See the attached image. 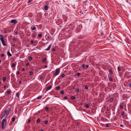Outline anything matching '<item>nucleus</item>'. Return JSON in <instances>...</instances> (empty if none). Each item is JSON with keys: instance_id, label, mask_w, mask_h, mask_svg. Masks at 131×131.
<instances>
[{"instance_id": "nucleus-49", "label": "nucleus", "mask_w": 131, "mask_h": 131, "mask_svg": "<svg viewBox=\"0 0 131 131\" xmlns=\"http://www.w3.org/2000/svg\"><path fill=\"white\" fill-rule=\"evenodd\" d=\"M43 78V76H41L40 77V79H42Z\"/></svg>"}, {"instance_id": "nucleus-60", "label": "nucleus", "mask_w": 131, "mask_h": 131, "mask_svg": "<svg viewBox=\"0 0 131 131\" xmlns=\"http://www.w3.org/2000/svg\"><path fill=\"white\" fill-rule=\"evenodd\" d=\"M33 37H36V35H34L33 36Z\"/></svg>"}, {"instance_id": "nucleus-8", "label": "nucleus", "mask_w": 131, "mask_h": 131, "mask_svg": "<svg viewBox=\"0 0 131 131\" xmlns=\"http://www.w3.org/2000/svg\"><path fill=\"white\" fill-rule=\"evenodd\" d=\"M0 39L1 40V41L4 40V37L2 35H0Z\"/></svg>"}, {"instance_id": "nucleus-44", "label": "nucleus", "mask_w": 131, "mask_h": 131, "mask_svg": "<svg viewBox=\"0 0 131 131\" xmlns=\"http://www.w3.org/2000/svg\"><path fill=\"white\" fill-rule=\"evenodd\" d=\"M79 89H77L76 90V91L77 92H78L79 91Z\"/></svg>"}, {"instance_id": "nucleus-57", "label": "nucleus", "mask_w": 131, "mask_h": 131, "mask_svg": "<svg viewBox=\"0 0 131 131\" xmlns=\"http://www.w3.org/2000/svg\"><path fill=\"white\" fill-rule=\"evenodd\" d=\"M130 87H131V83H130L129 85Z\"/></svg>"}, {"instance_id": "nucleus-11", "label": "nucleus", "mask_w": 131, "mask_h": 131, "mask_svg": "<svg viewBox=\"0 0 131 131\" xmlns=\"http://www.w3.org/2000/svg\"><path fill=\"white\" fill-rule=\"evenodd\" d=\"M7 54L8 56L10 57H11L12 56V54L9 51H7Z\"/></svg>"}, {"instance_id": "nucleus-32", "label": "nucleus", "mask_w": 131, "mask_h": 131, "mask_svg": "<svg viewBox=\"0 0 131 131\" xmlns=\"http://www.w3.org/2000/svg\"><path fill=\"white\" fill-rule=\"evenodd\" d=\"M33 0H29L28 1V3H30V2H31Z\"/></svg>"}, {"instance_id": "nucleus-6", "label": "nucleus", "mask_w": 131, "mask_h": 131, "mask_svg": "<svg viewBox=\"0 0 131 131\" xmlns=\"http://www.w3.org/2000/svg\"><path fill=\"white\" fill-rule=\"evenodd\" d=\"M10 22L14 24H16L17 23V21L14 19H13L11 20L10 21Z\"/></svg>"}, {"instance_id": "nucleus-20", "label": "nucleus", "mask_w": 131, "mask_h": 131, "mask_svg": "<svg viewBox=\"0 0 131 131\" xmlns=\"http://www.w3.org/2000/svg\"><path fill=\"white\" fill-rule=\"evenodd\" d=\"M70 98L72 100H74L75 99V97L74 96H72Z\"/></svg>"}, {"instance_id": "nucleus-9", "label": "nucleus", "mask_w": 131, "mask_h": 131, "mask_svg": "<svg viewBox=\"0 0 131 131\" xmlns=\"http://www.w3.org/2000/svg\"><path fill=\"white\" fill-rule=\"evenodd\" d=\"M46 60V58H44L42 60V62H45Z\"/></svg>"}, {"instance_id": "nucleus-19", "label": "nucleus", "mask_w": 131, "mask_h": 131, "mask_svg": "<svg viewBox=\"0 0 131 131\" xmlns=\"http://www.w3.org/2000/svg\"><path fill=\"white\" fill-rule=\"evenodd\" d=\"M85 107L87 108H88L89 107V105H88L87 104H86L85 105Z\"/></svg>"}, {"instance_id": "nucleus-30", "label": "nucleus", "mask_w": 131, "mask_h": 131, "mask_svg": "<svg viewBox=\"0 0 131 131\" xmlns=\"http://www.w3.org/2000/svg\"><path fill=\"white\" fill-rule=\"evenodd\" d=\"M10 92H11V91H10L8 90L7 92V93L8 94H10Z\"/></svg>"}, {"instance_id": "nucleus-43", "label": "nucleus", "mask_w": 131, "mask_h": 131, "mask_svg": "<svg viewBox=\"0 0 131 131\" xmlns=\"http://www.w3.org/2000/svg\"><path fill=\"white\" fill-rule=\"evenodd\" d=\"M14 32H15V34H14L15 35H17L18 34V31Z\"/></svg>"}, {"instance_id": "nucleus-28", "label": "nucleus", "mask_w": 131, "mask_h": 131, "mask_svg": "<svg viewBox=\"0 0 131 131\" xmlns=\"http://www.w3.org/2000/svg\"><path fill=\"white\" fill-rule=\"evenodd\" d=\"M15 119L14 117H13L12 118V121L13 122H14L15 120Z\"/></svg>"}, {"instance_id": "nucleus-33", "label": "nucleus", "mask_w": 131, "mask_h": 131, "mask_svg": "<svg viewBox=\"0 0 131 131\" xmlns=\"http://www.w3.org/2000/svg\"><path fill=\"white\" fill-rule=\"evenodd\" d=\"M64 91L63 90L61 91L60 92L61 94H63L64 93Z\"/></svg>"}, {"instance_id": "nucleus-26", "label": "nucleus", "mask_w": 131, "mask_h": 131, "mask_svg": "<svg viewBox=\"0 0 131 131\" xmlns=\"http://www.w3.org/2000/svg\"><path fill=\"white\" fill-rule=\"evenodd\" d=\"M109 79L110 80V81L111 82L113 80V79L112 78H109Z\"/></svg>"}, {"instance_id": "nucleus-48", "label": "nucleus", "mask_w": 131, "mask_h": 131, "mask_svg": "<svg viewBox=\"0 0 131 131\" xmlns=\"http://www.w3.org/2000/svg\"><path fill=\"white\" fill-rule=\"evenodd\" d=\"M13 40H14V41H15L16 40V38H14L13 39Z\"/></svg>"}, {"instance_id": "nucleus-38", "label": "nucleus", "mask_w": 131, "mask_h": 131, "mask_svg": "<svg viewBox=\"0 0 131 131\" xmlns=\"http://www.w3.org/2000/svg\"><path fill=\"white\" fill-rule=\"evenodd\" d=\"M124 111H123L122 112L121 115H124Z\"/></svg>"}, {"instance_id": "nucleus-27", "label": "nucleus", "mask_w": 131, "mask_h": 131, "mask_svg": "<svg viewBox=\"0 0 131 131\" xmlns=\"http://www.w3.org/2000/svg\"><path fill=\"white\" fill-rule=\"evenodd\" d=\"M40 122V119H38L37 120V122L38 123H39Z\"/></svg>"}, {"instance_id": "nucleus-4", "label": "nucleus", "mask_w": 131, "mask_h": 131, "mask_svg": "<svg viewBox=\"0 0 131 131\" xmlns=\"http://www.w3.org/2000/svg\"><path fill=\"white\" fill-rule=\"evenodd\" d=\"M46 5L44 6V8L46 10H48L49 7V2L47 1H46Z\"/></svg>"}, {"instance_id": "nucleus-23", "label": "nucleus", "mask_w": 131, "mask_h": 131, "mask_svg": "<svg viewBox=\"0 0 131 131\" xmlns=\"http://www.w3.org/2000/svg\"><path fill=\"white\" fill-rule=\"evenodd\" d=\"M42 96L41 95L39 97H37V99H40L42 98Z\"/></svg>"}, {"instance_id": "nucleus-10", "label": "nucleus", "mask_w": 131, "mask_h": 131, "mask_svg": "<svg viewBox=\"0 0 131 131\" xmlns=\"http://www.w3.org/2000/svg\"><path fill=\"white\" fill-rule=\"evenodd\" d=\"M28 59L29 61H30L32 59V58L31 56H28Z\"/></svg>"}, {"instance_id": "nucleus-1", "label": "nucleus", "mask_w": 131, "mask_h": 131, "mask_svg": "<svg viewBox=\"0 0 131 131\" xmlns=\"http://www.w3.org/2000/svg\"><path fill=\"white\" fill-rule=\"evenodd\" d=\"M11 106L8 105L5 109V110L2 112L1 115L0 117L2 119L4 116L6 117L8 114L10 113L11 111Z\"/></svg>"}, {"instance_id": "nucleus-45", "label": "nucleus", "mask_w": 131, "mask_h": 131, "mask_svg": "<svg viewBox=\"0 0 131 131\" xmlns=\"http://www.w3.org/2000/svg\"><path fill=\"white\" fill-rule=\"evenodd\" d=\"M17 74H20V72L19 71H17Z\"/></svg>"}, {"instance_id": "nucleus-36", "label": "nucleus", "mask_w": 131, "mask_h": 131, "mask_svg": "<svg viewBox=\"0 0 131 131\" xmlns=\"http://www.w3.org/2000/svg\"><path fill=\"white\" fill-rule=\"evenodd\" d=\"M76 74H77V75L78 76H80V73H77Z\"/></svg>"}, {"instance_id": "nucleus-54", "label": "nucleus", "mask_w": 131, "mask_h": 131, "mask_svg": "<svg viewBox=\"0 0 131 131\" xmlns=\"http://www.w3.org/2000/svg\"><path fill=\"white\" fill-rule=\"evenodd\" d=\"M31 121V120L29 119L28 121V122H30Z\"/></svg>"}, {"instance_id": "nucleus-47", "label": "nucleus", "mask_w": 131, "mask_h": 131, "mask_svg": "<svg viewBox=\"0 0 131 131\" xmlns=\"http://www.w3.org/2000/svg\"><path fill=\"white\" fill-rule=\"evenodd\" d=\"M29 63H27L26 64V65L27 66H29Z\"/></svg>"}, {"instance_id": "nucleus-40", "label": "nucleus", "mask_w": 131, "mask_h": 131, "mask_svg": "<svg viewBox=\"0 0 131 131\" xmlns=\"http://www.w3.org/2000/svg\"><path fill=\"white\" fill-rule=\"evenodd\" d=\"M63 19L64 20V21L65 22H66L67 21V19H66V18L65 19L64 17H63Z\"/></svg>"}, {"instance_id": "nucleus-22", "label": "nucleus", "mask_w": 131, "mask_h": 131, "mask_svg": "<svg viewBox=\"0 0 131 131\" xmlns=\"http://www.w3.org/2000/svg\"><path fill=\"white\" fill-rule=\"evenodd\" d=\"M38 36L40 38H41L42 37V35L41 34H39L38 35Z\"/></svg>"}, {"instance_id": "nucleus-13", "label": "nucleus", "mask_w": 131, "mask_h": 131, "mask_svg": "<svg viewBox=\"0 0 131 131\" xmlns=\"http://www.w3.org/2000/svg\"><path fill=\"white\" fill-rule=\"evenodd\" d=\"M51 87V86H49L48 87H47L46 89V90L47 91L48 90H50Z\"/></svg>"}, {"instance_id": "nucleus-58", "label": "nucleus", "mask_w": 131, "mask_h": 131, "mask_svg": "<svg viewBox=\"0 0 131 131\" xmlns=\"http://www.w3.org/2000/svg\"><path fill=\"white\" fill-rule=\"evenodd\" d=\"M21 83V81H19V83L20 84Z\"/></svg>"}, {"instance_id": "nucleus-21", "label": "nucleus", "mask_w": 131, "mask_h": 131, "mask_svg": "<svg viewBox=\"0 0 131 131\" xmlns=\"http://www.w3.org/2000/svg\"><path fill=\"white\" fill-rule=\"evenodd\" d=\"M120 108L121 109V110H122L123 108V106H122V105L120 104Z\"/></svg>"}, {"instance_id": "nucleus-31", "label": "nucleus", "mask_w": 131, "mask_h": 131, "mask_svg": "<svg viewBox=\"0 0 131 131\" xmlns=\"http://www.w3.org/2000/svg\"><path fill=\"white\" fill-rule=\"evenodd\" d=\"M85 88L87 90H88L89 88L88 86L87 85H86L85 87Z\"/></svg>"}, {"instance_id": "nucleus-41", "label": "nucleus", "mask_w": 131, "mask_h": 131, "mask_svg": "<svg viewBox=\"0 0 131 131\" xmlns=\"http://www.w3.org/2000/svg\"><path fill=\"white\" fill-rule=\"evenodd\" d=\"M4 54H3V53H2V54H1V56L2 57H3L4 56Z\"/></svg>"}, {"instance_id": "nucleus-16", "label": "nucleus", "mask_w": 131, "mask_h": 131, "mask_svg": "<svg viewBox=\"0 0 131 131\" xmlns=\"http://www.w3.org/2000/svg\"><path fill=\"white\" fill-rule=\"evenodd\" d=\"M3 82L5 81L6 80V78L5 77H4L3 78Z\"/></svg>"}, {"instance_id": "nucleus-63", "label": "nucleus", "mask_w": 131, "mask_h": 131, "mask_svg": "<svg viewBox=\"0 0 131 131\" xmlns=\"http://www.w3.org/2000/svg\"><path fill=\"white\" fill-rule=\"evenodd\" d=\"M40 130L41 131H43V130L42 129H41Z\"/></svg>"}, {"instance_id": "nucleus-39", "label": "nucleus", "mask_w": 131, "mask_h": 131, "mask_svg": "<svg viewBox=\"0 0 131 131\" xmlns=\"http://www.w3.org/2000/svg\"><path fill=\"white\" fill-rule=\"evenodd\" d=\"M45 109L46 110H48V108L47 107H46L45 108Z\"/></svg>"}, {"instance_id": "nucleus-34", "label": "nucleus", "mask_w": 131, "mask_h": 131, "mask_svg": "<svg viewBox=\"0 0 131 131\" xmlns=\"http://www.w3.org/2000/svg\"><path fill=\"white\" fill-rule=\"evenodd\" d=\"M113 100V98H111L110 100V101L111 102H112Z\"/></svg>"}, {"instance_id": "nucleus-29", "label": "nucleus", "mask_w": 131, "mask_h": 131, "mask_svg": "<svg viewBox=\"0 0 131 131\" xmlns=\"http://www.w3.org/2000/svg\"><path fill=\"white\" fill-rule=\"evenodd\" d=\"M48 123V120H46L45 121V124H47Z\"/></svg>"}, {"instance_id": "nucleus-15", "label": "nucleus", "mask_w": 131, "mask_h": 131, "mask_svg": "<svg viewBox=\"0 0 131 131\" xmlns=\"http://www.w3.org/2000/svg\"><path fill=\"white\" fill-rule=\"evenodd\" d=\"M31 29L32 30H34L36 29V28L35 27H31Z\"/></svg>"}, {"instance_id": "nucleus-59", "label": "nucleus", "mask_w": 131, "mask_h": 131, "mask_svg": "<svg viewBox=\"0 0 131 131\" xmlns=\"http://www.w3.org/2000/svg\"><path fill=\"white\" fill-rule=\"evenodd\" d=\"M72 88L73 89H75V87L74 86H73L72 87Z\"/></svg>"}, {"instance_id": "nucleus-5", "label": "nucleus", "mask_w": 131, "mask_h": 131, "mask_svg": "<svg viewBox=\"0 0 131 131\" xmlns=\"http://www.w3.org/2000/svg\"><path fill=\"white\" fill-rule=\"evenodd\" d=\"M60 71V69H58L56 70V72L54 73V75H57L59 73Z\"/></svg>"}, {"instance_id": "nucleus-37", "label": "nucleus", "mask_w": 131, "mask_h": 131, "mask_svg": "<svg viewBox=\"0 0 131 131\" xmlns=\"http://www.w3.org/2000/svg\"><path fill=\"white\" fill-rule=\"evenodd\" d=\"M65 76V75L64 74H62V75H61V77H64Z\"/></svg>"}, {"instance_id": "nucleus-64", "label": "nucleus", "mask_w": 131, "mask_h": 131, "mask_svg": "<svg viewBox=\"0 0 131 131\" xmlns=\"http://www.w3.org/2000/svg\"><path fill=\"white\" fill-rule=\"evenodd\" d=\"M80 27L79 26H78L77 27V28H78L79 27Z\"/></svg>"}, {"instance_id": "nucleus-25", "label": "nucleus", "mask_w": 131, "mask_h": 131, "mask_svg": "<svg viewBox=\"0 0 131 131\" xmlns=\"http://www.w3.org/2000/svg\"><path fill=\"white\" fill-rule=\"evenodd\" d=\"M109 72L111 74H112L113 73V71L112 70H110L109 71Z\"/></svg>"}, {"instance_id": "nucleus-61", "label": "nucleus", "mask_w": 131, "mask_h": 131, "mask_svg": "<svg viewBox=\"0 0 131 131\" xmlns=\"http://www.w3.org/2000/svg\"><path fill=\"white\" fill-rule=\"evenodd\" d=\"M47 38H48V39H49V36H47Z\"/></svg>"}, {"instance_id": "nucleus-12", "label": "nucleus", "mask_w": 131, "mask_h": 131, "mask_svg": "<svg viewBox=\"0 0 131 131\" xmlns=\"http://www.w3.org/2000/svg\"><path fill=\"white\" fill-rule=\"evenodd\" d=\"M60 89V87L59 86H57L55 88V90L57 89V90H59Z\"/></svg>"}, {"instance_id": "nucleus-14", "label": "nucleus", "mask_w": 131, "mask_h": 131, "mask_svg": "<svg viewBox=\"0 0 131 131\" xmlns=\"http://www.w3.org/2000/svg\"><path fill=\"white\" fill-rule=\"evenodd\" d=\"M1 41L3 45H4V46H5L6 45V44L5 43L4 40Z\"/></svg>"}, {"instance_id": "nucleus-42", "label": "nucleus", "mask_w": 131, "mask_h": 131, "mask_svg": "<svg viewBox=\"0 0 131 131\" xmlns=\"http://www.w3.org/2000/svg\"><path fill=\"white\" fill-rule=\"evenodd\" d=\"M106 127H108L109 126V125H108V124H106Z\"/></svg>"}, {"instance_id": "nucleus-62", "label": "nucleus", "mask_w": 131, "mask_h": 131, "mask_svg": "<svg viewBox=\"0 0 131 131\" xmlns=\"http://www.w3.org/2000/svg\"><path fill=\"white\" fill-rule=\"evenodd\" d=\"M76 125H78H78H79V124H78V123H77L76 124Z\"/></svg>"}, {"instance_id": "nucleus-17", "label": "nucleus", "mask_w": 131, "mask_h": 131, "mask_svg": "<svg viewBox=\"0 0 131 131\" xmlns=\"http://www.w3.org/2000/svg\"><path fill=\"white\" fill-rule=\"evenodd\" d=\"M16 64L14 63H13L12 65V67H15V66H16Z\"/></svg>"}, {"instance_id": "nucleus-3", "label": "nucleus", "mask_w": 131, "mask_h": 131, "mask_svg": "<svg viewBox=\"0 0 131 131\" xmlns=\"http://www.w3.org/2000/svg\"><path fill=\"white\" fill-rule=\"evenodd\" d=\"M84 3L85 6H90V1L89 0H86L84 2Z\"/></svg>"}, {"instance_id": "nucleus-24", "label": "nucleus", "mask_w": 131, "mask_h": 131, "mask_svg": "<svg viewBox=\"0 0 131 131\" xmlns=\"http://www.w3.org/2000/svg\"><path fill=\"white\" fill-rule=\"evenodd\" d=\"M117 70H118V71H120L121 70L120 67H117Z\"/></svg>"}, {"instance_id": "nucleus-7", "label": "nucleus", "mask_w": 131, "mask_h": 131, "mask_svg": "<svg viewBox=\"0 0 131 131\" xmlns=\"http://www.w3.org/2000/svg\"><path fill=\"white\" fill-rule=\"evenodd\" d=\"M51 45H49V46L48 47L47 49H45V51L49 50L50 49L51 47Z\"/></svg>"}, {"instance_id": "nucleus-35", "label": "nucleus", "mask_w": 131, "mask_h": 131, "mask_svg": "<svg viewBox=\"0 0 131 131\" xmlns=\"http://www.w3.org/2000/svg\"><path fill=\"white\" fill-rule=\"evenodd\" d=\"M33 72L32 71L30 72L29 73L31 75H32L33 74Z\"/></svg>"}, {"instance_id": "nucleus-53", "label": "nucleus", "mask_w": 131, "mask_h": 131, "mask_svg": "<svg viewBox=\"0 0 131 131\" xmlns=\"http://www.w3.org/2000/svg\"><path fill=\"white\" fill-rule=\"evenodd\" d=\"M22 70L24 71L25 70V69L24 68H23L22 69Z\"/></svg>"}, {"instance_id": "nucleus-51", "label": "nucleus", "mask_w": 131, "mask_h": 131, "mask_svg": "<svg viewBox=\"0 0 131 131\" xmlns=\"http://www.w3.org/2000/svg\"><path fill=\"white\" fill-rule=\"evenodd\" d=\"M56 50V49L55 48H53L52 49V50L53 51H55Z\"/></svg>"}, {"instance_id": "nucleus-55", "label": "nucleus", "mask_w": 131, "mask_h": 131, "mask_svg": "<svg viewBox=\"0 0 131 131\" xmlns=\"http://www.w3.org/2000/svg\"><path fill=\"white\" fill-rule=\"evenodd\" d=\"M86 68H88V65H86Z\"/></svg>"}, {"instance_id": "nucleus-2", "label": "nucleus", "mask_w": 131, "mask_h": 131, "mask_svg": "<svg viewBox=\"0 0 131 131\" xmlns=\"http://www.w3.org/2000/svg\"><path fill=\"white\" fill-rule=\"evenodd\" d=\"M7 121L5 119H3L2 120V128L4 129H5L6 127V124Z\"/></svg>"}, {"instance_id": "nucleus-52", "label": "nucleus", "mask_w": 131, "mask_h": 131, "mask_svg": "<svg viewBox=\"0 0 131 131\" xmlns=\"http://www.w3.org/2000/svg\"><path fill=\"white\" fill-rule=\"evenodd\" d=\"M31 42L32 43H34V42L33 40H31Z\"/></svg>"}, {"instance_id": "nucleus-18", "label": "nucleus", "mask_w": 131, "mask_h": 131, "mask_svg": "<svg viewBox=\"0 0 131 131\" xmlns=\"http://www.w3.org/2000/svg\"><path fill=\"white\" fill-rule=\"evenodd\" d=\"M19 96V94L18 93H17L16 95V97H17V98H18Z\"/></svg>"}, {"instance_id": "nucleus-50", "label": "nucleus", "mask_w": 131, "mask_h": 131, "mask_svg": "<svg viewBox=\"0 0 131 131\" xmlns=\"http://www.w3.org/2000/svg\"><path fill=\"white\" fill-rule=\"evenodd\" d=\"M64 98L65 99H67V97L66 96H65L64 97Z\"/></svg>"}, {"instance_id": "nucleus-56", "label": "nucleus", "mask_w": 131, "mask_h": 131, "mask_svg": "<svg viewBox=\"0 0 131 131\" xmlns=\"http://www.w3.org/2000/svg\"><path fill=\"white\" fill-rule=\"evenodd\" d=\"M4 87L5 88H6V86L5 85H4Z\"/></svg>"}, {"instance_id": "nucleus-46", "label": "nucleus", "mask_w": 131, "mask_h": 131, "mask_svg": "<svg viewBox=\"0 0 131 131\" xmlns=\"http://www.w3.org/2000/svg\"><path fill=\"white\" fill-rule=\"evenodd\" d=\"M85 67V66L84 64H83L82 65V67L83 68H84Z\"/></svg>"}]
</instances>
